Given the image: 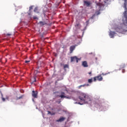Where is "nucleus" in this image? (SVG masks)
Returning a JSON list of instances; mask_svg holds the SVG:
<instances>
[{
    "mask_svg": "<svg viewBox=\"0 0 127 127\" xmlns=\"http://www.w3.org/2000/svg\"><path fill=\"white\" fill-rule=\"evenodd\" d=\"M123 7L124 8L125 11L123 12V26L122 27H119L117 32H123L126 31L124 29L125 28H127V0H125V3L124 4Z\"/></svg>",
    "mask_w": 127,
    "mask_h": 127,
    "instance_id": "nucleus-1",
    "label": "nucleus"
},
{
    "mask_svg": "<svg viewBox=\"0 0 127 127\" xmlns=\"http://www.w3.org/2000/svg\"><path fill=\"white\" fill-rule=\"evenodd\" d=\"M78 99L80 101H83L84 104H88L91 101V99L90 97L85 93H83V92H80L79 95L78 96Z\"/></svg>",
    "mask_w": 127,
    "mask_h": 127,
    "instance_id": "nucleus-2",
    "label": "nucleus"
},
{
    "mask_svg": "<svg viewBox=\"0 0 127 127\" xmlns=\"http://www.w3.org/2000/svg\"><path fill=\"white\" fill-rule=\"evenodd\" d=\"M104 6L105 5L103 3H97L96 7L98 12H96V14H97V15L99 14L100 13V11L103 9Z\"/></svg>",
    "mask_w": 127,
    "mask_h": 127,
    "instance_id": "nucleus-3",
    "label": "nucleus"
},
{
    "mask_svg": "<svg viewBox=\"0 0 127 127\" xmlns=\"http://www.w3.org/2000/svg\"><path fill=\"white\" fill-rule=\"evenodd\" d=\"M79 59L78 58H77V57L76 56H74V57H70V60H71V62H75L78 63V60Z\"/></svg>",
    "mask_w": 127,
    "mask_h": 127,
    "instance_id": "nucleus-4",
    "label": "nucleus"
},
{
    "mask_svg": "<svg viewBox=\"0 0 127 127\" xmlns=\"http://www.w3.org/2000/svg\"><path fill=\"white\" fill-rule=\"evenodd\" d=\"M32 96L33 98H38V91L33 90V91H32Z\"/></svg>",
    "mask_w": 127,
    "mask_h": 127,
    "instance_id": "nucleus-5",
    "label": "nucleus"
},
{
    "mask_svg": "<svg viewBox=\"0 0 127 127\" xmlns=\"http://www.w3.org/2000/svg\"><path fill=\"white\" fill-rule=\"evenodd\" d=\"M76 47V45H73L69 47V53L70 54L73 53V52L75 50Z\"/></svg>",
    "mask_w": 127,
    "mask_h": 127,
    "instance_id": "nucleus-6",
    "label": "nucleus"
},
{
    "mask_svg": "<svg viewBox=\"0 0 127 127\" xmlns=\"http://www.w3.org/2000/svg\"><path fill=\"white\" fill-rule=\"evenodd\" d=\"M65 120V118L61 117L59 120H57L56 122L58 123H62L64 122Z\"/></svg>",
    "mask_w": 127,
    "mask_h": 127,
    "instance_id": "nucleus-7",
    "label": "nucleus"
},
{
    "mask_svg": "<svg viewBox=\"0 0 127 127\" xmlns=\"http://www.w3.org/2000/svg\"><path fill=\"white\" fill-rule=\"evenodd\" d=\"M64 94L65 93L64 92H62L61 95H57V97H60V98H66L67 99H69L68 97L64 96Z\"/></svg>",
    "mask_w": 127,
    "mask_h": 127,
    "instance_id": "nucleus-8",
    "label": "nucleus"
},
{
    "mask_svg": "<svg viewBox=\"0 0 127 127\" xmlns=\"http://www.w3.org/2000/svg\"><path fill=\"white\" fill-rule=\"evenodd\" d=\"M115 34H116L115 32L110 31V34H109V36L111 38H113L114 37V36H115Z\"/></svg>",
    "mask_w": 127,
    "mask_h": 127,
    "instance_id": "nucleus-9",
    "label": "nucleus"
},
{
    "mask_svg": "<svg viewBox=\"0 0 127 127\" xmlns=\"http://www.w3.org/2000/svg\"><path fill=\"white\" fill-rule=\"evenodd\" d=\"M103 78L101 75L97 76V80L99 81H103Z\"/></svg>",
    "mask_w": 127,
    "mask_h": 127,
    "instance_id": "nucleus-10",
    "label": "nucleus"
},
{
    "mask_svg": "<svg viewBox=\"0 0 127 127\" xmlns=\"http://www.w3.org/2000/svg\"><path fill=\"white\" fill-rule=\"evenodd\" d=\"M84 3L87 6H89L91 4L90 1H88L87 0H84Z\"/></svg>",
    "mask_w": 127,
    "mask_h": 127,
    "instance_id": "nucleus-11",
    "label": "nucleus"
},
{
    "mask_svg": "<svg viewBox=\"0 0 127 127\" xmlns=\"http://www.w3.org/2000/svg\"><path fill=\"white\" fill-rule=\"evenodd\" d=\"M82 65L84 67H86L88 66V65L86 61L83 62L82 63Z\"/></svg>",
    "mask_w": 127,
    "mask_h": 127,
    "instance_id": "nucleus-12",
    "label": "nucleus"
},
{
    "mask_svg": "<svg viewBox=\"0 0 127 127\" xmlns=\"http://www.w3.org/2000/svg\"><path fill=\"white\" fill-rule=\"evenodd\" d=\"M75 27L77 29H79L81 28V25L80 23H77L75 25Z\"/></svg>",
    "mask_w": 127,
    "mask_h": 127,
    "instance_id": "nucleus-13",
    "label": "nucleus"
},
{
    "mask_svg": "<svg viewBox=\"0 0 127 127\" xmlns=\"http://www.w3.org/2000/svg\"><path fill=\"white\" fill-rule=\"evenodd\" d=\"M9 97H10V96H6V97L4 98L3 97V95H2V97H1L2 101L3 102H5V99H6V100H9Z\"/></svg>",
    "mask_w": 127,
    "mask_h": 127,
    "instance_id": "nucleus-14",
    "label": "nucleus"
},
{
    "mask_svg": "<svg viewBox=\"0 0 127 127\" xmlns=\"http://www.w3.org/2000/svg\"><path fill=\"white\" fill-rule=\"evenodd\" d=\"M85 86H89V84H87L81 85H79V86H78L77 88L78 89H81V87H85Z\"/></svg>",
    "mask_w": 127,
    "mask_h": 127,
    "instance_id": "nucleus-15",
    "label": "nucleus"
},
{
    "mask_svg": "<svg viewBox=\"0 0 127 127\" xmlns=\"http://www.w3.org/2000/svg\"><path fill=\"white\" fill-rule=\"evenodd\" d=\"M38 24H39L41 26H43L46 24V23L45 22L40 21Z\"/></svg>",
    "mask_w": 127,
    "mask_h": 127,
    "instance_id": "nucleus-16",
    "label": "nucleus"
},
{
    "mask_svg": "<svg viewBox=\"0 0 127 127\" xmlns=\"http://www.w3.org/2000/svg\"><path fill=\"white\" fill-rule=\"evenodd\" d=\"M23 97H24V95H22L21 96L17 98L16 100H20V99H23Z\"/></svg>",
    "mask_w": 127,
    "mask_h": 127,
    "instance_id": "nucleus-17",
    "label": "nucleus"
},
{
    "mask_svg": "<svg viewBox=\"0 0 127 127\" xmlns=\"http://www.w3.org/2000/svg\"><path fill=\"white\" fill-rule=\"evenodd\" d=\"M48 114L53 116L55 115V113H52L50 111H48Z\"/></svg>",
    "mask_w": 127,
    "mask_h": 127,
    "instance_id": "nucleus-18",
    "label": "nucleus"
},
{
    "mask_svg": "<svg viewBox=\"0 0 127 127\" xmlns=\"http://www.w3.org/2000/svg\"><path fill=\"white\" fill-rule=\"evenodd\" d=\"M92 82H93L92 78L88 79V83H92Z\"/></svg>",
    "mask_w": 127,
    "mask_h": 127,
    "instance_id": "nucleus-19",
    "label": "nucleus"
},
{
    "mask_svg": "<svg viewBox=\"0 0 127 127\" xmlns=\"http://www.w3.org/2000/svg\"><path fill=\"white\" fill-rule=\"evenodd\" d=\"M93 80H94V82H96L97 80V76H95V77H93Z\"/></svg>",
    "mask_w": 127,
    "mask_h": 127,
    "instance_id": "nucleus-20",
    "label": "nucleus"
},
{
    "mask_svg": "<svg viewBox=\"0 0 127 127\" xmlns=\"http://www.w3.org/2000/svg\"><path fill=\"white\" fill-rule=\"evenodd\" d=\"M68 67V65H67V64H65L64 66V68H67Z\"/></svg>",
    "mask_w": 127,
    "mask_h": 127,
    "instance_id": "nucleus-21",
    "label": "nucleus"
},
{
    "mask_svg": "<svg viewBox=\"0 0 127 127\" xmlns=\"http://www.w3.org/2000/svg\"><path fill=\"white\" fill-rule=\"evenodd\" d=\"M33 9V6H30V8H29V10H31V9Z\"/></svg>",
    "mask_w": 127,
    "mask_h": 127,
    "instance_id": "nucleus-22",
    "label": "nucleus"
},
{
    "mask_svg": "<svg viewBox=\"0 0 127 127\" xmlns=\"http://www.w3.org/2000/svg\"><path fill=\"white\" fill-rule=\"evenodd\" d=\"M37 10H38V8L36 7V8H35V9H34V11L36 12L37 11Z\"/></svg>",
    "mask_w": 127,
    "mask_h": 127,
    "instance_id": "nucleus-23",
    "label": "nucleus"
},
{
    "mask_svg": "<svg viewBox=\"0 0 127 127\" xmlns=\"http://www.w3.org/2000/svg\"><path fill=\"white\" fill-rule=\"evenodd\" d=\"M108 74V73H102V75H106Z\"/></svg>",
    "mask_w": 127,
    "mask_h": 127,
    "instance_id": "nucleus-24",
    "label": "nucleus"
},
{
    "mask_svg": "<svg viewBox=\"0 0 127 127\" xmlns=\"http://www.w3.org/2000/svg\"><path fill=\"white\" fill-rule=\"evenodd\" d=\"M88 73L90 75V76H92V71H90Z\"/></svg>",
    "mask_w": 127,
    "mask_h": 127,
    "instance_id": "nucleus-25",
    "label": "nucleus"
},
{
    "mask_svg": "<svg viewBox=\"0 0 127 127\" xmlns=\"http://www.w3.org/2000/svg\"><path fill=\"white\" fill-rule=\"evenodd\" d=\"M30 62V61H25V63H28Z\"/></svg>",
    "mask_w": 127,
    "mask_h": 127,
    "instance_id": "nucleus-26",
    "label": "nucleus"
},
{
    "mask_svg": "<svg viewBox=\"0 0 127 127\" xmlns=\"http://www.w3.org/2000/svg\"><path fill=\"white\" fill-rule=\"evenodd\" d=\"M34 19H38V18L36 16L34 17Z\"/></svg>",
    "mask_w": 127,
    "mask_h": 127,
    "instance_id": "nucleus-27",
    "label": "nucleus"
},
{
    "mask_svg": "<svg viewBox=\"0 0 127 127\" xmlns=\"http://www.w3.org/2000/svg\"><path fill=\"white\" fill-rule=\"evenodd\" d=\"M7 36H11V34H10V33H8L7 34H6Z\"/></svg>",
    "mask_w": 127,
    "mask_h": 127,
    "instance_id": "nucleus-28",
    "label": "nucleus"
},
{
    "mask_svg": "<svg viewBox=\"0 0 127 127\" xmlns=\"http://www.w3.org/2000/svg\"><path fill=\"white\" fill-rule=\"evenodd\" d=\"M57 103H58V104H60V103H61V101H59L57 102Z\"/></svg>",
    "mask_w": 127,
    "mask_h": 127,
    "instance_id": "nucleus-29",
    "label": "nucleus"
},
{
    "mask_svg": "<svg viewBox=\"0 0 127 127\" xmlns=\"http://www.w3.org/2000/svg\"><path fill=\"white\" fill-rule=\"evenodd\" d=\"M34 79H35V80H34V82H36V78L35 77Z\"/></svg>",
    "mask_w": 127,
    "mask_h": 127,
    "instance_id": "nucleus-30",
    "label": "nucleus"
},
{
    "mask_svg": "<svg viewBox=\"0 0 127 127\" xmlns=\"http://www.w3.org/2000/svg\"><path fill=\"white\" fill-rule=\"evenodd\" d=\"M78 104H79V105H83V103L81 104L80 102H79Z\"/></svg>",
    "mask_w": 127,
    "mask_h": 127,
    "instance_id": "nucleus-31",
    "label": "nucleus"
},
{
    "mask_svg": "<svg viewBox=\"0 0 127 127\" xmlns=\"http://www.w3.org/2000/svg\"><path fill=\"white\" fill-rule=\"evenodd\" d=\"M125 66H126V65H125V64H124L123 67H125Z\"/></svg>",
    "mask_w": 127,
    "mask_h": 127,
    "instance_id": "nucleus-32",
    "label": "nucleus"
},
{
    "mask_svg": "<svg viewBox=\"0 0 127 127\" xmlns=\"http://www.w3.org/2000/svg\"><path fill=\"white\" fill-rule=\"evenodd\" d=\"M56 93H58V92H54V94H56Z\"/></svg>",
    "mask_w": 127,
    "mask_h": 127,
    "instance_id": "nucleus-33",
    "label": "nucleus"
},
{
    "mask_svg": "<svg viewBox=\"0 0 127 127\" xmlns=\"http://www.w3.org/2000/svg\"><path fill=\"white\" fill-rule=\"evenodd\" d=\"M109 0H106V1H109Z\"/></svg>",
    "mask_w": 127,
    "mask_h": 127,
    "instance_id": "nucleus-34",
    "label": "nucleus"
},
{
    "mask_svg": "<svg viewBox=\"0 0 127 127\" xmlns=\"http://www.w3.org/2000/svg\"><path fill=\"white\" fill-rule=\"evenodd\" d=\"M29 15H30V13H29Z\"/></svg>",
    "mask_w": 127,
    "mask_h": 127,
    "instance_id": "nucleus-35",
    "label": "nucleus"
},
{
    "mask_svg": "<svg viewBox=\"0 0 127 127\" xmlns=\"http://www.w3.org/2000/svg\"><path fill=\"white\" fill-rule=\"evenodd\" d=\"M88 21H86V22H88Z\"/></svg>",
    "mask_w": 127,
    "mask_h": 127,
    "instance_id": "nucleus-36",
    "label": "nucleus"
}]
</instances>
